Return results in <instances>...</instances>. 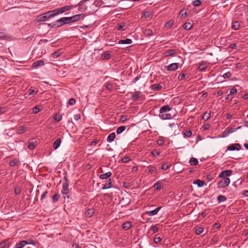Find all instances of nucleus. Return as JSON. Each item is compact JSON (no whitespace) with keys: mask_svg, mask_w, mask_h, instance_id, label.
I'll use <instances>...</instances> for the list:
<instances>
[{"mask_svg":"<svg viewBox=\"0 0 248 248\" xmlns=\"http://www.w3.org/2000/svg\"><path fill=\"white\" fill-rule=\"evenodd\" d=\"M231 75H232V74L231 73V72H227V73L224 74L223 75V77L224 78H229L231 77Z\"/></svg>","mask_w":248,"mask_h":248,"instance_id":"6e6d98bb","label":"nucleus"},{"mask_svg":"<svg viewBox=\"0 0 248 248\" xmlns=\"http://www.w3.org/2000/svg\"><path fill=\"white\" fill-rule=\"evenodd\" d=\"M72 7V6L70 5L64 6L61 8H57L53 10V13H54V15L57 16L60 14H62L67 11L71 10Z\"/></svg>","mask_w":248,"mask_h":248,"instance_id":"7ed1b4c3","label":"nucleus"},{"mask_svg":"<svg viewBox=\"0 0 248 248\" xmlns=\"http://www.w3.org/2000/svg\"><path fill=\"white\" fill-rule=\"evenodd\" d=\"M71 23L70 17H63L49 24L52 27L58 28L66 24Z\"/></svg>","mask_w":248,"mask_h":248,"instance_id":"f257e3e1","label":"nucleus"},{"mask_svg":"<svg viewBox=\"0 0 248 248\" xmlns=\"http://www.w3.org/2000/svg\"><path fill=\"white\" fill-rule=\"evenodd\" d=\"M111 57L110 54L108 51L104 52L101 55V58L104 60H108Z\"/></svg>","mask_w":248,"mask_h":248,"instance_id":"f3484780","label":"nucleus"},{"mask_svg":"<svg viewBox=\"0 0 248 248\" xmlns=\"http://www.w3.org/2000/svg\"><path fill=\"white\" fill-rule=\"evenodd\" d=\"M206 179L207 180H208V181H211L212 180H213L214 178V175H212L211 174H209L207 175H206Z\"/></svg>","mask_w":248,"mask_h":248,"instance_id":"864d4df0","label":"nucleus"},{"mask_svg":"<svg viewBox=\"0 0 248 248\" xmlns=\"http://www.w3.org/2000/svg\"><path fill=\"white\" fill-rule=\"evenodd\" d=\"M151 230L153 231V233H155L158 232V228L157 225H154L151 227Z\"/></svg>","mask_w":248,"mask_h":248,"instance_id":"3c124183","label":"nucleus"},{"mask_svg":"<svg viewBox=\"0 0 248 248\" xmlns=\"http://www.w3.org/2000/svg\"><path fill=\"white\" fill-rule=\"evenodd\" d=\"M94 210L93 208L88 209L85 213V215L86 217H91L94 214Z\"/></svg>","mask_w":248,"mask_h":248,"instance_id":"2eb2a0df","label":"nucleus"},{"mask_svg":"<svg viewBox=\"0 0 248 248\" xmlns=\"http://www.w3.org/2000/svg\"><path fill=\"white\" fill-rule=\"evenodd\" d=\"M61 54V53L59 51H56L52 54V57L54 58H57Z\"/></svg>","mask_w":248,"mask_h":248,"instance_id":"052dcab7","label":"nucleus"},{"mask_svg":"<svg viewBox=\"0 0 248 248\" xmlns=\"http://www.w3.org/2000/svg\"><path fill=\"white\" fill-rule=\"evenodd\" d=\"M53 10L50 11L47 13H45L42 16H41L40 17V20L41 21H45L47 20V19L52 17L55 16L56 15L54 14V13H53Z\"/></svg>","mask_w":248,"mask_h":248,"instance_id":"39448f33","label":"nucleus"},{"mask_svg":"<svg viewBox=\"0 0 248 248\" xmlns=\"http://www.w3.org/2000/svg\"><path fill=\"white\" fill-rule=\"evenodd\" d=\"M148 169V172L150 174L156 173V167L154 166H149L147 167Z\"/></svg>","mask_w":248,"mask_h":248,"instance_id":"393cba45","label":"nucleus"},{"mask_svg":"<svg viewBox=\"0 0 248 248\" xmlns=\"http://www.w3.org/2000/svg\"><path fill=\"white\" fill-rule=\"evenodd\" d=\"M189 163L191 165H197L199 163L198 160L197 158L191 157L189 160Z\"/></svg>","mask_w":248,"mask_h":248,"instance_id":"c756f323","label":"nucleus"},{"mask_svg":"<svg viewBox=\"0 0 248 248\" xmlns=\"http://www.w3.org/2000/svg\"><path fill=\"white\" fill-rule=\"evenodd\" d=\"M239 23L238 21H235L234 22L232 26V28L234 30H237L238 29L239 27Z\"/></svg>","mask_w":248,"mask_h":248,"instance_id":"4c0bfd02","label":"nucleus"},{"mask_svg":"<svg viewBox=\"0 0 248 248\" xmlns=\"http://www.w3.org/2000/svg\"><path fill=\"white\" fill-rule=\"evenodd\" d=\"M111 174L112 173L110 171L106 173L100 174L99 175V178L101 179H107V178L111 176Z\"/></svg>","mask_w":248,"mask_h":248,"instance_id":"412c9836","label":"nucleus"},{"mask_svg":"<svg viewBox=\"0 0 248 248\" xmlns=\"http://www.w3.org/2000/svg\"><path fill=\"white\" fill-rule=\"evenodd\" d=\"M26 240L21 241L18 244L16 245L15 248H23L26 245Z\"/></svg>","mask_w":248,"mask_h":248,"instance_id":"bb28decb","label":"nucleus"},{"mask_svg":"<svg viewBox=\"0 0 248 248\" xmlns=\"http://www.w3.org/2000/svg\"><path fill=\"white\" fill-rule=\"evenodd\" d=\"M64 182L62 184V193L63 195H67L69 192V189L68 188L69 185V181L66 175L63 177Z\"/></svg>","mask_w":248,"mask_h":248,"instance_id":"f03ea898","label":"nucleus"},{"mask_svg":"<svg viewBox=\"0 0 248 248\" xmlns=\"http://www.w3.org/2000/svg\"><path fill=\"white\" fill-rule=\"evenodd\" d=\"M17 162V160L16 159H13L10 161L9 164L11 166H14L16 165Z\"/></svg>","mask_w":248,"mask_h":248,"instance_id":"5fc2aeb1","label":"nucleus"},{"mask_svg":"<svg viewBox=\"0 0 248 248\" xmlns=\"http://www.w3.org/2000/svg\"><path fill=\"white\" fill-rule=\"evenodd\" d=\"M141 78L140 75H139L137 76L134 79H133V80L131 81V83L132 84H134L136 83L137 81H138Z\"/></svg>","mask_w":248,"mask_h":248,"instance_id":"4d7b16f0","label":"nucleus"},{"mask_svg":"<svg viewBox=\"0 0 248 248\" xmlns=\"http://www.w3.org/2000/svg\"><path fill=\"white\" fill-rule=\"evenodd\" d=\"M184 135L185 137L189 138L191 136L192 132L190 130H186L185 131Z\"/></svg>","mask_w":248,"mask_h":248,"instance_id":"a18cd8bd","label":"nucleus"},{"mask_svg":"<svg viewBox=\"0 0 248 248\" xmlns=\"http://www.w3.org/2000/svg\"><path fill=\"white\" fill-rule=\"evenodd\" d=\"M139 92H136L133 93L132 95V99L134 101L137 100L140 97V93Z\"/></svg>","mask_w":248,"mask_h":248,"instance_id":"e433bc0d","label":"nucleus"},{"mask_svg":"<svg viewBox=\"0 0 248 248\" xmlns=\"http://www.w3.org/2000/svg\"><path fill=\"white\" fill-rule=\"evenodd\" d=\"M232 173V170H231L222 171L219 175L220 178H226L225 177L229 176Z\"/></svg>","mask_w":248,"mask_h":248,"instance_id":"9d476101","label":"nucleus"},{"mask_svg":"<svg viewBox=\"0 0 248 248\" xmlns=\"http://www.w3.org/2000/svg\"><path fill=\"white\" fill-rule=\"evenodd\" d=\"M179 15L181 17H184L187 16V13L185 10H182L180 12Z\"/></svg>","mask_w":248,"mask_h":248,"instance_id":"37998d69","label":"nucleus"},{"mask_svg":"<svg viewBox=\"0 0 248 248\" xmlns=\"http://www.w3.org/2000/svg\"><path fill=\"white\" fill-rule=\"evenodd\" d=\"M84 14H78L74 15L71 17H70L71 23L75 22L78 21H79V20L81 19H83L84 17Z\"/></svg>","mask_w":248,"mask_h":248,"instance_id":"0eeeda50","label":"nucleus"},{"mask_svg":"<svg viewBox=\"0 0 248 248\" xmlns=\"http://www.w3.org/2000/svg\"><path fill=\"white\" fill-rule=\"evenodd\" d=\"M53 119L56 122H60L62 119V116L56 114L54 116Z\"/></svg>","mask_w":248,"mask_h":248,"instance_id":"de8ad7c7","label":"nucleus"},{"mask_svg":"<svg viewBox=\"0 0 248 248\" xmlns=\"http://www.w3.org/2000/svg\"><path fill=\"white\" fill-rule=\"evenodd\" d=\"M75 103H76V100L74 98H71L69 99L68 104L70 105H71V106L74 105L75 104Z\"/></svg>","mask_w":248,"mask_h":248,"instance_id":"680f3d73","label":"nucleus"},{"mask_svg":"<svg viewBox=\"0 0 248 248\" xmlns=\"http://www.w3.org/2000/svg\"><path fill=\"white\" fill-rule=\"evenodd\" d=\"M159 116L160 118H161L163 120H168L171 119L173 116L171 115V114L170 113L165 112L163 113L162 114H159Z\"/></svg>","mask_w":248,"mask_h":248,"instance_id":"9b49d317","label":"nucleus"},{"mask_svg":"<svg viewBox=\"0 0 248 248\" xmlns=\"http://www.w3.org/2000/svg\"><path fill=\"white\" fill-rule=\"evenodd\" d=\"M126 23L124 22H122L118 23L115 26V29L118 31H124L125 29L124 27L125 26Z\"/></svg>","mask_w":248,"mask_h":248,"instance_id":"ddd939ff","label":"nucleus"},{"mask_svg":"<svg viewBox=\"0 0 248 248\" xmlns=\"http://www.w3.org/2000/svg\"><path fill=\"white\" fill-rule=\"evenodd\" d=\"M6 111L5 107H0V114H3Z\"/></svg>","mask_w":248,"mask_h":248,"instance_id":"69168bd1","label":"nucleus"},{"mask_svg":"<svg viewBox=\"0 0 248 248\" xmlns=\"http://www.w3.org/2000/svg\"><path fill=\"white\" fill-rule=\"evenodd\" d=\"M151 12L149 11H146L142 13V17H144L145 18H148L151 16Z\"/></svg>","mask_w":248,"mask_h":248,"instance_id":"a19ab883","label":"nucleus"},{"mask_svg":"<svg viewBox=\"0 0 248 248\" xmlns=\"http://www.w3.org/2000/svg\"><path fill=\"white\" fill-rule=\"evenodd\" d=\"M202 4V1L200 0H196L193 1V5L197 7Z\"/></svg>","mask_w":248,"mask_h":248,"instance_id":"8fccbe9b","label":"nucleus"},{"mask_svg":"<svg viewBox=\"0 0 248 248\" xmlns=\"http://www.w3.org/2000/svg\"><path fill=\"white\" fill-rule=\"evenodd\" d=\"M106 88L108 90H111L113 88V85L110 83L107 82L106 84Z\"/></svg>","mask_w":248,"mask_h":248,"instance_id":"0e129e2a","label":"nucleus"},{"mask_svg":"<svg viewBox=\"0 0 248 248\" xmlns=\"http://www.w3.org/2000/svg\"><path fill=\"white\" fill-rule=\"evenodd\" d=\"M203 231V228L202 227H199L196 229L195 232L197 234H201Z\"/></svg>","mask_w":248,"mask_h":248,"instance_id":"c03bdc74","label":"nucleus"},{"mask_svg":"<svg viewBox=\"0 0 248 248\" xmlns=\"http://www.w3.org/2000/svg\"><path fill=\"white\" fill-rule=\"evenodd\" d=\"M61 143V140L60 138L57 139L53 143V148L54 149H57L59 148Z\"/></svg>","mask_w":248,"mask_h":248,"instance_id":"a878e982","label":"nucleus"},{"mask_svg":"<svg viewBox=\"0 0 248 248\" xmlns=\"http://www.w3.org/2000/svg\"><path fill=\"white\" fill-rule=\"evenodd\" d=\"M241 149V146L239 143H234L229 145L227 147V150L229 151H239Z\"/></svg>","mask_w":248,"mask_h":248,"instance_id":"6e6552de","label":"nucleus"},{"mask_svg":"<svg viewBox=\"0 0 248 248\" xmlns=\"http://www.w3.org/2000/svg\"><path fill=\"white\" fill-rule=\"evenodd\" d=\"M193 184L195 185H197L198 187H202L204 185V182L203 181L200 180L199 179H196L193 182Z\"/></svg>","mask_w":248,"mask_h":248,"instance_id":"b1692460","label":"nucleus"},{"mask_svg":"<svg viewBox=\"0 0 248 248\" xmlns=\"http://www.w3.org/2000/svg\"><path fill=\"white\" fill-rule=\"evenodd\" d=\"M35 147V144L34 142L31 141L29 143L28 148L30 150H33Z\"/></svg>","mask_w":248,"mask_h":248,"instance_id":"ea45409f","label":"nucleus"},{"mask_svg":"<svg viewBox=\"0 0 248 248\" xmlns=\"http://www.w3.org/2000/svg\"><path fill=\"white\" fill-rule=\"evenodd\" d=\"M144 34L146 36H150L153 34V31L151 29H147L144 31Z\"/></svg>","mask_w":248,"mask_h":248,"instance_id":"58836bf2","label":"nucleus"},{"mask_svg":"<svg viewBox=\"0 0 248 248\" xmlns=\"http://www.w3.org/2000/svg\"><path fill=\"white\" fill-rule=\"evenodd\" d=\"M202 127L205 130H207L210 128V125L209 124H205L203 125Z\"/></svg>","mask_w":248,"mask_h":248,"instance_id":"774afa93","label":"nucleus"},{"mask_svg":"<svg viewBox=\"0 0 248 248\" xmlns=\"http://www.w3.org/2000/svg\"><path fill=\"white\" fill-rule=\"evenodd\" d=\"M176 52L175 49H170L165 53L166 56H170L173 55Z\"/></svg>","mask_w":248,"mask_h":248,"instance_id":"7c9ffc66","label":"nucleus"},{"mask_svg":"<svg viewBox=\"0 0 248 248\" xmlns=\"http://www.w3.org/2000/svg\"><path fill=\"white\" fill-rule=\"evenodd\" d=\"M161 208V206L158 207L157 208H156L154 210L146 212V214L150 216H154V215H156L158 212V211L160 210Z\"/></svg>","mask_w":248,"mask_h":248,"instance_id":"4468645a","label":"nucleus"},{"mask_svg":"<svg viewBox=\"0 0 248 248\" xmlns=\"http://www.w3.org/2000/svg\"><path fill=\"white\" fill-rule=\"evenodd\" d=\"M60 198V196L58 193L55 194L52 197V202L55 203L57 202Z\"/></svg>","mask_w":248,"mask_h":248,"instance_id":"473e14b6","label":"nucleus"},{"mask_svg":"<svg viewBox=\"0 0 248 248\" xmlns=\"http://www.w3.org/2000/svg\"><path fill=\"white\" fill-rule=\"evenodd\" d=\"M115 138V134L113 132L110 134L107 138V141L108 142H111L113 141Z\"/></svg>","mask_w":248,"mask_h":248,"instance_id":"5701e85b","label":"nucleus"},{"mask_svg":"<svg viewBox=\"0 0 248 248\" xmlns=\"http://www.w3.org/2000/svg\"><path fill=\"white\" fill-rule=\"evenodd\" d=\"M171 108L169 105H164L163 107H162L159 110L160 114H162L163 113L165 112H167L170 110H171Z\"/></svg>","mask_w":248,"mask_h":248,"instance_id":"f8f14e48","label":"nucleus"},{"mask_svg":"<svg viewBox=\"0 0 248 248\" xmlns=\"http://www.w3.org/2000/svg\"><path fill=\"white\" fill-rule=\"evenodd\" d=\"M132 227V223L130 221H127L123 223V229L124 230H128Z\"/></svg>","mask_w":248,"mask_h":248,"instance_id":"dca6fc26","label":"nucleus"},{"mask_svg":"<svg viewBox=\"0 0 248 248\" xmlns=\"http://www.w3.org/2000/svg\"><path fill=\"white\" fill-rule=\"evenodd\" d=\"M40 109L37 106H35L32 108V113L33 114H37L40 111Z\"/></svg>","mask_w":248,"mask_h":248,"instance_id":"49530a36","label":"nucleus"},{"mask_svg":"<svg viewBox=\"0 0 248 248\" xmlns=\"http://www.w3.org/2000/svg\"><path fill=\"white\" fill-rule=\"evenodd\" d=\"M207 63H201V64L198 66V69L200 71H205L207 68Z\"/></svg>","mask_w":248,"mask_h":248,"instance_id":"cd10ccee","label":"nucleus"},{"mask_svg":"<svg viewBox=\"0 0 248 248\" xmlns=\"http://www.w3.org/2000/svg\"><path fill=\"white\" fill-rule=\"evenodd\" d=\"M151 154L154 155V156H155V155H159V154H160V153L156 150L155 149H154L153 150L152 152H151Z\"/></svg>","mask_w":248,"mask_h":248,"instance_id":"bf43d9fd","label":"nucleus"},{"mask_svg":"<svg viewBox=\"0 0 248 248\" xmlns=\"http://www.w3.org/2000/svg\"><path fill=\"white\" fill-rule=\"evenodd\" d=\"M132 43L131 39H126L125 40H121L118 42L119 44H130Z\"/></svg>","mask_w":248,"mask_h":248,"instance_id":"4be33fe9","label":"nucleus"},{"mask_svg":"<svg viewBox=\"0 0 248 248\" xmlns=\"http://www.w3.org/2000/svg\"><path fill=\"white\" fill-rule=\"evenodd\" d=\"M125 129H126L125 126H120L117 128L116 133L118 134H120L122 133L124 131Z\"/></svg>","mask_w":248,"mask_h":248,"instance_id":"72a5a7b5","label":"nucleus"},{"mask_svg":"<svg viewBox=\"0 0 248 248\" xmlns=\"http://www.w3.org/2000/svg\"><path fill=\"white\" fill-rule=\"evenodd\" d=\"M26 127L25 126H22L20 127L18 129V130L17 131V133L18 134H22L24 131H26Z\"/></svg>","mask_w":248,"mask_h":248,"instance_id":"79ce46f5","label":"nucleus"},{"mask_svg":"<svg viewBox=\"0 0 248 248\" xmlns=\"http://www.w3.org/2000/svg\"><path fill=\"white\" fill-rule=\"evenodd\" d=\"M241 128V126H238L236 128H232V127H228L227 128L225 131L223 132V137H226L228 134L232 133L234 131H236L237 129H239Z\"/></svg>","mask_w":248,"mask_h":248,"instance_id":"423d86ee","label":"nucleus"},{"mask_svg":"<svg viewBox=\"0 0 248 248\" xmlns=\"http://www.w3.org/2000/svg\"><path fill=\"white\" fill-rule=\"evenodd\" d=\"M178 67V63H171L169 65L166 66L165 68L168 71H173L177 69Z\"/></svg>","mask_w":248,"mask_h":248,"instance_id":"1a4fd4ad","label":"nucleus"},{"mask_svg":"<svg viewBox=\"0 0 248 248\" xmlns=\"http://www.w3.org/2000/svg\"><path fill=\"white\" fill-rule=\"evenodd\" d=\"M151 88L153 91H155L161 90L162 86L159 84H154L151 86Z\"/></svg>","mask_w":248,"mask_h":248,"instance_id":"a211bd4d","label":"nucleus"},{"mask_svg":"<svg viewBox=\"0 0 248 248\" xmlns=\"http://www.w3.org/2000/svg\"><path fill=\"white\" fill-rule=\"evenodd\" d=\"M112 187L111 181L109 179L102 187L103 189H106Z\"/></svg>","mask_w":248,"mask_h":248,"instance_id":"aec40b11","label":"nucleus"},{"mask_svg":"<svg viewBox=\"0 0 248 248\" xmlns=\"http://www.w3.org/2000/svg\"><path fill=\"white\" fill-rule=\"evenodd\" d=\"M44 63H33L32 67L37 68L38 66L43 65Z\"/></svg>","mask_w":248,"mask_h":248,"instance_id":"338daca9","label":"nucleus"},{"mask_svg":"<svg viewBox=\"0 0 248 248\" xmlns=\"http://www.w3.org/2000/svg\"><path fill=\"white\" fill-rule=\"evenodd\" d=\"M210 112H205L202 116V119L204 121H206L210 118Z\"/></svg>","mask_w":248,"mask_h":248,"instance_id":"c85d7f7f","label":"nucleus"},{"mask_svg":"<svg viewBox=\"0 0 248 248\" xmlns=\"http://www.w3.org/2000/svg\"><path fill=\"white\" fill-rule=\"evenodd\" d=\"M162 184L159 182L155 183L154 185V187H155L156 190H160L162 188Z\"/></svg>","mask_w":248,"mask_h":248,"instance_id":"2f4dec72","label":"nucleus"},{"mask_svg":"<svg viewBox=\"0 0 248 248\" xmlns=\"http://www.w3.org/2000/svg\"><path fill=\"white\" fill-rule=\"evenodd\" d=\"M7 37L8 35L6 31L3 29L0 30V38L5 39L7 38Z\"/></svg>","mask_w":248,"mask_h":248,"instance_id":"6ab92c4d","label":"nucleus"},{"mask_svg":"<svg viewBox=\"0 0 248 248\" xmlns=\"http://www.w3.org/2000/svg\"><path fill=\"white\" fill-rule=\"evenodd\" d=\"M217 199L219 202H224L227 200V198L223 195H219Z\"/></svg>","mask_w":248,"mask_h":248,"instance_id":"f704fd0d","label":"nucleus"},{"mask_svg":"<svg viewBox=\"0 0 248 248\" xmlns=\"http://www.w3.org/2000/svg\"><path fill=\"white\" fill-rule=\"evenodd\" d=\"M183 27L185 30H189L192 28V25L190 22H186L184 24Z\"/></svg>","mask_w":248,"mask_h":248,"instance_id":"c9c22d12","label":"nucleus"},{"mask_svg":"<svg viewBox=\"0 0 248 248\" xmlns=\"http://www.w3.org/2000/svg\"><path fill=\"white\" fill-rule=\"evenodd\" d=\"M131 159L129 156H125L122 159V162L123 163H127L130 161Z\"/></svg>","mask_w":248,"mask_h":248,"instance_id":"603ef678","label":"nucleus"},{"mask_svg":"<svg viewBox=\"0 0 248 248\" xmlns=\"http://www.w3.org/2000/svg\"><path fill=\"white\" fill-rule=\"evenodd\" d=\"M48 192L47 191H45L41 195V200L43 202V201L46 198Z\"/></svg>","mask_w":248,"mask_h":248,"instance_id":"13d9d810","label":"nucleus"},{"mask_svg":"<svg viewBox=\"0 0 248 248\" xmlns=\"http://www.w3.org/2000/svg\"><path fill=\"white\" fill-rule=\"evenodd\" d=\"M156 142H157V144H158V145L161 146L163 144L164 141L163 139H160L157 140Z\"/></svg>","mask_w":248,"mask_h":248,"instance_id":"e2e57ef3","label":"nucleus"},{"mask_svg":"<svg viewBox=\"0 0 248 248\" xmlns=\"http://www.w3.org/2000/svg\"><path fill=\"white\" fill-rule=\"evenodd\" d=\"M230 183V179L226 177L221 179L218 183V187H225L228 186Z\"/></svg>","mask_w":248,"mask_h":248,"instance_id":"20e7f679","label":"nucleus"},{"mask_svg":"<svg viewBox=\"0 0 248 248\" xmlns=\"http://www.w3.org/2000/svg\"><path fill=\"white\" fill-rule=\"evenodd\" d=\"M237 90L234 87H232L230 92V95H234L237 93Z\"/></svg>","mask_w":248,"mask_h":248,"instance_id":"09e8293b","label":"nucleus"}]
</instances>
